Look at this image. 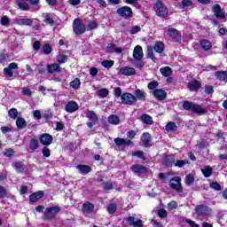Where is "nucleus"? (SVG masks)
Here are the masks:
<instances>
[{
	"mask_svg": "<svg viewBox=\"0 0 227 227\" xmlns=\"http://www.w3.org/2000/svg\"><path fill=\"white\" fill-rule=\"evenodd\" d=\"M114 95L115 98H121V102L124 106H134V104H136V96L130 92H124L121 94V87H116L114 89Z\"/></svg>",
	"mask_w": 227,
	"mask_h": 227,
	"instance_id": "f257e3e1",
	"label": "nucleus"
},
{
	"mask_svg": "<svg viewBox=\"0 0 227 227\" xmlns=\"http://www.w3.org/2000/svg\"><path fill=\"white\" fill-rule=\"evenodd\" d=\"M183 109H184V111H192V113H195V114H199V116L208 113V111H207L206 108H203L200 105L191 101H184Z\"/></svg>",
	"mask_w": 227,
	"mask_h": 227,
	"instance_id": "f03ea898",
	"label": "nucleus"
},
{
	"mask_svg": "<svg viewBox=\"0 0 227 227\" xmlns=\"http://www.w3.org/2000/svg\"><path fill=\"white\" fill-rule=\"evenodd\" d=\"M153 10L158 17L161 19H166L168 17L169 11L168 7L164 4V2L161 0H157L156 3L153 4Z\"/></svg>",
	"mask_w": 227,
	"mask_h": 227,
	"instance_id": "7ed1b4c3",
	"label": "nucleus"
},
{
	"mask_svg": "<svg viewBox=\"0 0 227 227\" xmlns=\"http://www.w3.org/2000/svg\"><path fill=\"white\" fill-rule=\"evenodd\" d=\"M61 212V207L59 206H54V207H46V210L43 213V219L44 221H51L52 219H56L57 214H59Z\"/></svg>",
	"mask_w": 227,
	"mask_h": 227,
	"instance_id": "20e7f679",
	"label": "nucleus"
},
{
	"mask_svg": "<svg viewBox=\"0 0 227 227\" xmlns=\"http://www.w3.org/2000/svg\"><path fill=\"white\" fill-rule=\"evenodd\" d=\"M73 31L77 36L84 35V33H86V25L82 23V20L81 19L76 18L74 20Z\"/></svg>",
	"mask_w": 227,
	"mask_h": 227,
	"instance_id": "39448f33",
	"label": "nucleus"
},
{
	"mask_svg": "<svg viewBox=\"0 0 227 227\" xmlns=\"http://www.w3.org/2000/svg\"><path fill=\"white\" fill-rule=\"evenodd\" d=\"M195 214L199 216L207 217L212 214V208L205 204H200L195 207Z\"/></svg>",
	"mask_w": 227,
	"mask_h": 227,
	"instance_id": "423d86ee",
	"label": "nucleus"
},
{
	"mask_svg": "<svg viewBox=\"0 0 227 227\" xmlns=\"http://www.w3.org/2000/svg\"><path fill=\"white\" fill-rule=\"evenodd\" d=\"M116 13L122 17V19H132L134 17V12L129 6H122L117 9Z\"/></svg>",
	"mask_w": 227,
	"mask_h": 227,
	"instance_id": "0eeeda50",
	"label": "nucleus"
},
{
	"mask_svg": "<svg viewBox=\"0 0 227 227\" xmlns=\"http://www.w3.org/2000/svg\"><path fill=\"white\" fill-rule=\"evenodd\" d=\"M170 182H176L175 183H170L169 185L170 187L174 190L176 191V192H184V187H182V178L180 176H174L170 179Z\"/></svg>",
	"mask_w": 227,
	"mask_h": 227,
	"instance_id": "6e6552de",
	"label": "nucleus"
},
{
	"mask_svg": "<svg viewBox=\"0 0 227 227\" xmlns=\"http://www.w3.org/2000/svg\"><path fill=\"white\" fill-rule=\"evenodd\" d=\"M212 12L215 13V17L218 19V20H224L226 19V12L221 8L219 4H216L212 6Z\"/></svg>",
	"mask_w": 227,
	"mask_h": 227,
	"instance_id": "1a4fd4ad",
	"label": "nucleus"
},
{
	"mask_svg": "<svg viewBox=\"0 0 227 227\" xmlns=\"http://www.w3.org/2000/svg\"><path fill=\"white\" fill-rule=\"evenodd\" d=\"M167 35L169 38H172L176 43L182 42V34L176 28H168Z\"/></svg>",
	"mask_w": 227,
	"mask_h": 227,
	"instance_id": "9d476101",
	"label": "nucleus"
},
{
	"mask_svg": "<svg viewBox=\"0 0 227 227\" xmlns=\"http://www.w3.org/2000/svg\"><path fill=\"white\" fill-rule=\"evenodd\" d=\"M39 141L43 146H51L52 141H54V137L49 133H43L39 137Z\"/></svg>",
	"mask_w": 227,
	"mask_h": 227,
	"instance_id": "9b49d317",
	"label": "nucleus"
},
{
	"mask_svg": "<svg viewBox=\"0 0 227 227\" xmlns=\"http://www.w3.org/2000/svg\"><path fill=\"white\" fill-rule=\"evenodd\" d=\"M124 219H125L128 226H130V227H143L144 226L143 220L136 219V217H134V216H128Z\"/></svg>",
	"mask_w": 227,
	"mask_h": 227,
	"instance_id": "f8f14e48",
	"label": "nucleus"
},
{
	"mask_svg": "<svg viewBox=\"0 0 227 227\" xmlns=\"http://www.w3.org/2000/svg\"><path fill=\"white\" fill-rule=\"evenodd\" d=\"M130 169L135 175H146L148 173V168L139 164L132 165Z\"/></svg>",
	"mask_w": 227,
	"mask_h": 227,
	"instance_id": "ddd939ff",
	"label": "nucleus"
},
{
	"mask_svg": "<svg viewBox=\"0 0 227 227\" xmlns=\"http://www.w3.org/2000/svg\"><path fill=\"white\" fill-rule=\"evenodd\" d=\"M19 70V64L16 62L10 63L7 67L4 68V74L5 77H13V71Z\"/></svg>",
	"mask_w": 227,
	"mask_h": 227,
	"instance_id": "4468645a",
	"label": "nucleus"
},
{
	"mask_svg": "<svg viewBox=\"0 0 227 227\" xmlns=\"http://www.w3.org/2000/svg\"><path fill=\"white\" fill-rule=\"evenodd\" d=\"M153 96L154 97V98H156V100H166L167 97H168V92H166V90H162V89H154L153 91Z\"/></svg>",
	"mask_w": 227,
	"mask_h": 227,
	"instance_id": "2eb2a0df",
	"label": "nucleus"
},
{
	"mask_svg": "<svg viewBox=\"0 0 227 227\" xmlns=\"http://www.w3.org/2000/svg\"><path fill=\"white\" fill-rule=\"evenodd\" d=\"M133 58L135 61H141L145 58V53L143 52V47L141 45H137L133 50Z\"/></svg>",
	"mask_w": 227,
	"mask_h": 227,
	"instance_id": "dca6fc26",
	"label": "nucleus"
},
{
	"mask_svg": "<svg viewBox=\"0 0 227 227\" xmlns=\"http://www.w3.org/2000/svg\"><path fill=\"white\" fill-rule=\"evenodd\" d=\"M140 139L144 148H150V146H152V144H150L152 143V135H150V133H143Z\"/></svg>",
	"mask_w": 227,
	"mask_h": 227,
	"instance_id": "f3484780",
	"label": "nucleus"
},
{
	"mask_svg": "<svg viewBox=\"0 0 227 227\" xmlns=\"http://www.w3.org/2000/svg\"><path fill=\"white\" fill-rule=\"evenodd\" d=\"M45 196V192L43 191H38L29 195L30 203H36L39 200H42Z\"/></svg>",
	"mask_w": 227,
	"mask_h": 227,
	"instance_id": "a211bd4d",
	"label": "nucleus"
},
{
	"mask_svg": "<svg viewBox=\"0 0 227 227\" xmlns=\"http://www.w3.org/2000/svg\"><path fill=\"white\" fill-rule=\"evenodd\" d=\"M119 74L130 77V75H136V69L134 67H121Z\"/></svg>",
	"mask_w": 227,
	"mask_h": 227,
	"instance_id": "6ab92c4d",
	"label": "nucleus"
},
{
	"mask_svg": "<svg viewBox=\"0 0 227 227\" xmlns=\"http://www.w3.org/2000/svg\"><path fill=\"white\" fill-rule=\"evenodd\" d=\"M48 74H56L61 72V66L58 63L48 64L46 66Z\"/></svg>",
	"mask_w": 227,
	"mask_h": 227,
	"instance_id": "aec40b11",
	"label": "nucleus"
},
{
	"mask_svg": "<svg viewBox=\"0 0 227 227\" xmlns=\"http://www.w3.org/2000/svg\"><path fill=\"white\" fill-rule=\"evenodd\" d=\"M78 109L79 105L75 101H69L65 106V111L67 113H75Z\"/></svg>",
	"mask_w": 227,
	"mask_h": 227,
	"instance_id": "412c9836",
	"label": "nucleus"
},
{
	"mask_svg": "<svg viewBox=\"0 0 227 227\" xmlns=\"http://www.w3.org/2000/svg\"><path fill=\"white\" fill-rule=\"evenodd\" d=\"M187 88L190 91H199L200 88H201V83L198 80H193L188 82Z\"/></svg>",
	"mask_w": 227,
	"mask_h": 227,
	"instance_id": "4be33fe9",
	"label": "nucleus"
},
{
	"mask_svg": "<svg viewBox=\"0 0 227 227\" xmlns=\"http://www.w3.org/2000/svg\"><path fill=\"white\" fill-rule=\"evenodd\" d=\"M175 155L169 154L165 156L163 159V166H166L167 168H173V164H175Z\"/></svg>",
	"mask_w": 227,
	"mask_h": 227,
	"instance_id": "5701e85b",
	"label": "nucleus"
},
{
	"mask_svg": "<svg viewBox=\"0 0 227 227\" xmlns=\"http://www.w3.org/2000/svg\"><path fill=\"white\" fill-rule=\"evenodd\" d=\"M215 77L221 82H227V71H216L215 72Z\"/></svg>",
	"mask_w": 227,
	"mask_h": 227,
	"instance_id": "b1692460",
	"label": "nucleus"
},
{
	"mask_svg": "<svg viewBox=\"0 0 227 227\" xmlns=\"http://www.w3.org/2000/svg\"><path fill=\"white\" fill-rule=\"evenodd\" d=\"M28 148L30 150V153H35V151L37 148H40V143L38 142V139L36 138H31L28 144Z\"/></svg>",
	"mask_w": 227,
	"mask_h": 227,
	"instance_id": "393cba45",
	"label": "nucleus"
},
{
	"mask_svg": "<svg viewBox=\"0 0 227 227\" xmlns=\"http://www.w3.org/2000/svg\"><path fill=\"white\" fill-rule=\"evenodd\" d=\"M134 97L136 98V102H137V100H142V101L146 100V95L145 94V90H142L141 89H137L135 90Z\"/></svg>",
	"mask_w": 227,
	"mask_h": 227,
	"instance_id": "a878e982",
	"label": "nucleus"
},
{
	"mask_svg": "<svg viewBox=\"0 0 227 227\" xmlns=\"http://www.w3.org/2000/svg\"><path fill=\"white\" fill-rule=\"evenodd\" d=\"M153 48L157 54H162V52H164V49H166V45L162 42H156Z\"/></svg>",
	"mask_w": 227,
	"mask_h": 227,
	"instance_id": "bb28decb",
	"label": "nucleus"
},
{
	"mask_svg": "<svg viewBox=\"0 0 227 227\" xmlns=\"http://www.w3.org/2000/svg\"><path fill=\"white\" fill-rule=\"evenodd\" d=\"M140 120L145 125H153V118L152 117V115H149L147 114H144L141 115Z\"/></svg>",
	"mask_w": 227,
	"mask_h": 227,
	"instance_id": "cd10ccee",
	"label": "nucleus"
},
{
	"mask_svg": "<svg viewBox=\"0 0 227 227\" xmlns=\"http://www.w3.org/2000/svg\"><path fill=\"white\" fill-rule=\"evenodd\" d=\"M16 126L19 130H22V129H26V127H27V122L25 118L18 117L16 120Z\"/></svg>",
	"mask_w": 227,
	"mask_h": 227,
	"instance_id": "c85d7f7f",
	"label": "nucleus"
},
{
	"mask_svg": "<svg viewBox=\"0 0 227 227\" xmlns=\"http://www.w3.org/2000/svg\"><path fill=\"white\" fill-rule=\"evenodd\" d=\"M76 169L80 171V173H82V175H88V173L91 172V167L90 165H77Z\"/></svg>",
	"mask_w": 227,
	"mask_h": 227,
	"instance_id": "c756f323",
	"label": "nucleus"
},
{
	"mask_svg": "<svg viewBox=\"0 0 227 227\" xmlns=\"http://www.w3.org/2000/svg\"><path fill=\"white\" fill-rule=\"evenodd\" d=\"M200 47L207 52L212 49V43L207 39H202L200 40Z\"/></svg>",
	"mask_w": 227,
	"mask_h": 227,
	"instance_id": "7c9ffc66",
	"label": "nucleus"
},
{
	"mask_svg": "<svg viewBox=\"0 0 227 227\" xmlns=\"http://www.w3.org/2000/svg\"><path fill=\"white\" fill-rule=\"evenodd\" d=\"M200 171L205 178H210V176H212V173H214V170L210 166L204 167V168H201Z\"/></svg>",
	"mask_w": 227,
	"mask_h": 227,
	"instance_id": "2f4dec72",
	"label": "nucleus"
},
{
	"mask_svg": "<svg viewBox=\"0 0 227 227\" xmlns=\"http://www.w3.org/2000/svg\"><path fill=\"white\" fill-rule=\"evenodd\" d=\"M160 72L163 77H170V75H173V69L169 67H161Z\"/></svg>",
	"mask_w": 227,
	"mask_h": 227,
	"instance_id": "473e14b6",
	"label": "nucleus"
},
{
	"mask_svg": "<svg viewBox=\"0 0 227 227\" xmlns=\"http://www.w3.org/2000/svg\"><path fill=\"white\" fill-rule=\"evenodd\" d=\"M16 24H18V26H31L33 24V20H31V19H18V20H16Z\"/></svg>",
	"mask_w": 227,
	"mask_h": 227,
	"instance_id": "72a5a7b5",
	"label": "nucleus"
},
{
	"mask_svg": "<svg viewBox=\"0 0 227 227\" xmlns=\"http://www.w3.org/2000/svg\"><path fill=\"white\" fill-rule=\"evenodd\" d=\"M165 130H167V132H176L178 126H176V123L170 121L165 126Z\"/></svg>",
	"mask_w": 227,
	"mask_h": 227,
	"instance_id": "f704fd0d",
	"label": "nucleus"
},
{
	"mask_svg": "<svg viewBox=\"0 0 227 227\" xmlns=\"http://www.w3.org/2000/svg\"><path fill=\"white\" fill-rule=\"evenodd\" d=\"M82 208L83 210H85V212H89V214H91V212L95 210V205H93V203L90 201H87L82 205Z\"/></svg>",
	"mask_w": 227,
	"mask_h": 227,
	"instance_id": "c9c22d12",
	"label": "nucleus"
},
{
	"mask_svg": "<svg viewBox=\"0 0 227 227\" xmlns=\"http://www.w3.org/2000/svg\"><path fill=\"white\" fill-rule=\"evenodd\" d=\"M108 123H110L111 125H118L120 123V117L116 114L109 115Z\"/></svg>",
	"mask_w": 227,
	"mask_h": 227,
	"instance_id": "e433bc0d",
	"label": "nucleus"
},
{
	"mask_svg": "<svg viewBox=\"0 0 227 227\" xmlns=\"http://www.w3.org/2000/svg\"><path fill=\"white\" fill-rule=\"evenodd\" d=\"M98 96L99 98H107V97H109V90L107 88L98 90Z\"/></svg>",
	"mask_w": 227,
	"mask_h": 227,
	"instance_id": "4c0bfd02",
	"label": "nucleus"
},
{
	"mask_svg": "<svg viewBox=\"0 0 227 227\" xmlns=\"http://www.w3.org/2000/svg\"><path fill=\"white\" fill-rule=\"evenodd\" d=\"M87 118L88 120H90L91 121H93V123H97V121H98V117L97 116V114L91 110L88 111Z\"/></svg>",
	"mask_w": 227,
	"mask_h": 227,
	"instance_id": "58836bf2",
	"label": "nucleus"
},
{
	"mask_svg": "<svg viewBox=\"0 0 227 227\" xmlns=\"http://www.w3.org/2000/svg\"><path fill=\"white\" fill-rule=\"evenodd\" d=\"M69 85L71 88H73V90H79V88H81V79L74 78L72 82H70Z\"/></svg>",
	"mask_w": 227,
	"mask_h": 227,
	"instance_id": "ea45409f",
	"label": "nucleus"
},
{
	"mask_svg": "<svg viewBox=\"0 0 227 227\" xmlns=\"http://www.w3.org/2000/svg\"><path fill=\"white\" fill-rule=\"evenodd\" d=\"M12 168L17 171V173H24V165L17 161L12 165Z\"/></svg>",
	"mask_w": 227,
	"mask_h": 227,
	"instance_id": "a19ab883",
	"label": "nucleus"
},
{
	"mask_svg": "<svg viewBox=\"0 0 227 227\" xmlns=\"http://www.w3.org/2000/svg\"><path fill=\"white\" fill-rule=\"evenodd\" d=\"M57 63L58 65H64V63H67L68 61V56L65 54H59L58 56Z\"/></svg>",
	"mask_w": 227,
	"mask_h": 227,
	"instance_id": "79ce46f5",
	"label": "nucleus"
},
{
	"mask_svg": "<svg viewBox=\"0 0 227 227\" xmlns=\"http://www.w3.org/2000/svg\"><path fill=\"white\" fill-rule=\"evenodd\" d=\"M147 58H148V59H152V61H153V63H155L157 61L155 55L153 54V48H152V47L147 48Z\"/></svg>",
	"mask_w": 227,
	"mask_h": 227,
	"instance_id": "37998d69",
	"label": "nucleus"
},
{
	"mask_svg": "<svg viewBox=\"0 0 227 227\" xmlns=\"http://www.w3.org/2000/svg\"><path fill=\"white\" fill-rule=\"evenodd\" d=\"M8 116L12 118V120H17L19 116V111H17V108H11L8 112Z\"/></svg>",
	"mask_w": 227,
	"mask_h": 227,
	"instance_id": "c03bdc74",
	"label": "nucleus"
},
{
	"mask_svg": "<svg viewBox=\"0 0 227 227\" xmlns=\"http://www.w3.org/2000/svg\"><path fill=\"white\" fill-rule=\"evenodd\" d=\"M101 66L104 67V68H112V67H114V60H103Z\"/></svg>",
	"mask_w": 227,
	"mask_h": 227,
	"instance_id": "a18cd8bd",
	"label": "nucleus"
},
{
	"mask_svg": "<svg viewBox=\"0 0 227 227\" xmlns=\"http://www.w3.org/2000/svg\"><path fill=\"white\" fill-rule=\"evenodd\" d=\"M17 6H19V9L23 12L29 11V4L27 2H18Z\"/></svg>",
	"mask_w": 227,
	"mask_h": 227,
	"instance_id": "49530a36",
	"label": "nucleus"
},
{
	"mask_svg": "<svg viewBox=\"0 0 227 227\" xmlns=\"http://www.w3.org/2000/svg\"><path fill=\"white\" fill-rule=\"evenodd\" d=\"M116 210H118V205H116L115 203L108 204V206H107L108 214H114V212H116Z\"/></svg>",
	"mask_w": 227,
	"mask_h": 227,
	"instance_id": "de8ad7c7",
	"label": "nucleus"
},
{
	"mask_svg": "<svg viewBox=\"0 0 227 227\" xmlns=\"http://www.w3.org/2000/svg\"><path fill=\"white\" fill-rule=\"evenodd\" d=\"M98 27V24L95 20H90L87 25V31H93Z\"/></svg>",
	"mask_w": 227,
	"mask_h": 227,
	"instance_id": "09e8293b",
	"label": "nucleus"
},
{
	"mask_svg": "<svg viewBox=\"0 0 227 227\" xmlns=\"http://www.w3.org/2000/svg\"><path fill=\"white\" fill-rule=\"evenodd\" d=\"M43 22L45 24H50V26H54V24H56V21H54V19L51 18L50 13H46Z\"/></svg>",
	"mask_w": 227,
	"mask_h": 227,
	"instance_id": "8fccbe9b",
	"label": "nucleus"
},
{
	"mask_svg": "<svg viewBox=\"0 0 227 227\" xmlns=\"http://www.w3.org/2000/svg\"><path fill=\"white\" fill-rule=\"evenodd\" d=\"M185 180H186L187 185H192V184H194V180H195L194 174L190 173V174L186 175Z\"/></svg>",
	"mask_w": 227,
	"mask_h": 227,
	"instance_id": "3c124183",
	"label": "nucleus"
},
{
	"mask_svg": "<svg viewBox=\"0 0 227 227\" xmlns=\"http://www.w3.org/2000/svg\"><path fill=\"white\" fill-rule=\"evenodd\" d=\"M133 157H137V159H141L142 160H146V157H145V152L137 151L132 153Z\"/></svg>",
	"mask_w": 227,
	"mask_h": 227,
	"instance_id": "603ef678",
	"label": "nucleus"
},
{
	"mask_svg": "<svg viewBox=\"0 0 227 227\" xmlns=\"http://www.w3.org/2000/svg\"><path fill=\"white\" fill-rule=\"evenodd\" d=\"M43 54L49 55L52 52V46L49 43H45L43 45Z\"/></svg>",
	"mask_w": 227,
	"mask_h": 227,
	"instance_id": "864d4df0",
	"label": "nucleus"
},
{
	"mask_svg": "<svg viewBox=\"0 0 227 227\" xmlns=\"http://www.w3.org/2000/svg\"><path fill=\"white\" fill-rule=\"evenodd\" d=\"M210 189H214L215 191H223V187H221V184L217 182H212L209 184Z\"/></svg>",
	"mask_w": 227,
	"mask_h": 227,
	"instance_id": "5fc2aeb1",
	"label": "nucleus"
},
{
	"mask_svg": "<svg viewBox=\"0 0 227 227\" xmlns=\"http://www.w3.org/2000/svg\"><path fill=\"white\" fill-rule=\"evenodd\" d=\"M114 143H115L116 146H125V138L116 137L114 139Z\"/></svg>",
	"mask_w": 227,
	"mask_h": 227,
	"instance_id": "6e6d98bb",
	"label": "nucleus"
},
{
	"mask_svg": "<svg viewBox=\"0 0 227 227\" xmlns=\"http://www.w3.org/2000/svg\"><path fill=\"white\" fill-rule=\"evenodd\" d=\"M116 49V44L114 43H110L106 45V52L111 54V52H114Z\"/></svg>",
	"mask_w": 227,
	"mask_h": 227,
	"instance_id": "4d7b16f0",
	"label": "nucleus"
},
{
	"mask_svg": "<svg viewBox=\"0 0 227 227\" xmlns=\"http://www.w3.org/2000/svg\"><path fill=\"white\" fill-rule=\"evenodd\" d=\"M158 216L160 219H165V217H168V211H166L164 208H160L158 210Z\"/></svg>",
	"mask_w": 227,
	"mask_h": 227,
	"instance_id": "13d9d810",
	"label": "nucleus"
},
{
	"mask_svg": "<svg viewBox=\"0 0 227 227\" xmlns=\"http://www.w3.org/2000/svg\"><path fill=\"white\" fill-rule=\"evenodd\" d=\"M43 157L49 158L51 157V149L47 147V145H44V147L42 149Z\"/></svg>",
	"mask_w": 227,
	"mask_h": 227,
	"instance_id": "bf43d9fd",
	"label": "nucleus"
},
{
	"mask_svg": "<svg viewBox=\"0 0 227 227\" xmlns=\"http://www.w3.org/2000/svg\"><path fill=\"white\" fill-rule=\"evenodd\" d=\"M4 157H13V155H15V151L12 148H7L4 150Z\"/></svg>",
	"mask_w": 227,
	"mask_h": 227,
	"instance_id": "052dcab7",
	"label": "nucleus"
},
{
	"mask_svg": "<svg viewBox=\"0 0 227 227\" xmlns=\"http://www.w3.org/2000/svg\"><path fill=\"white\" fill-rule=\"evenodd\" d=\"M204 93H206V95H212V93H214V86L206 85L204 89Z\"/></svg>",
	"mask_w": 227,
	"mask_h": 227,
	"instance_id": "680f3d73",
	"label": "nucleus"
},
{
	"mask_svg": "<svg viewBox=\"0 0 227 227\" xmlns=\"http://www.w3.org/2000/svg\"><path fill=\"white\" fill-rule=\"evenodd\" d=\"M158 87H159V82H157V81L150 82L147 84L148 90H155V88H158Z\"/></svg>",
	"mask_w": 227,
	"mask_h": 227,
	"instance_id": "e2e57ef3",
	"label": "nucleus"
},
{
	"mask_svg": "<svg viewBox=\"0 0 227 227\" xmlns=\"http://www.w3.org/2000/svg\"><path fill=\"white\" fill-rule=\"evenodd\" d=\"M185 164H187V161H185V160H177L174 166L175 168H184Z\"/></svg>",
	"mask_w": 227,
	"mask_h": 227,
	"instance_id": "0e129e2a",
	"label": "nucleus"
},
{
	"mask_svg": "<svg viewBox=\"0 0 227 227\" xmlns=\"http://www.w3.org/2000/svg\"><path fill=\"white\" fill-rule=\"evenodd\" d=\"M22 95H25L26 97H32L33 92L31 91V89L29 88H23L21 90Z\"/></svg>",
	"mask_w": 227,
	"mask_h": 227,
	"instance_id": "69168bd1",
	"label": "nucleus"
},
{
	"mask_svg": "<svg viewBox=\"0 0 227 227\" xmlns=\"http://www.w3.org/2000/svg\"><path fill=\"white\" fill-rule=\"evenodd\" d=\"M1 24L2 26H8L10 24V18L7 16H3L1 18Z\"/></svg>",
	"mask_w": 227,
	"mask_h": 227,
	"instance_id": "338daca9",
	"label": "nucleus"
},
{
	"mask_svg": "<svg viewBox=\"0 0 227 227\" xmlns=\"http://www.w3.org/2000/svg\"><path fill=\"white\" fill-rule=\"evenodd\" d=\"M136 135H137L136 131L132 129L127 132V137L128 139H130V140L134 139L136 137Z\"/></svg>",
	"mask_w": 227,
	"mask_h": 227,
	"instance_id": "774afa93",
	"label": "nucleus"
}]
</instances>
